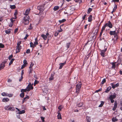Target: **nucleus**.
I'll use <instances>...</instances> for the list:
<instances>
[{"mask_svg":"<svg viewBox=\"0 0 122 122\" xmlns=\"http://www.w3.org/2000/svg\"><path fill=\"white\" fill-rule=\"evenodd\" d=\"M17 14V11H15V13L14 14V15L15 17V18H14V19H16V15Z\"/></svg>","mask_w":122,"mask_h":122,"instance_id":"31","label":"nucleus"},{"mask_svg":"<svg viewBox=\"0 0 122 122\" xmlns=\"http://www.w3.org/2000/svg\"><path fill=\"white\" fill-rule=\"evenodd\" d=\"M26 53L27 54L29 53L30 52V49H28L26 51Z\"/></svg>","mask_w":122,"mask_h":122,"instance_id":"57","label":"nucleus"},{"mask_svg":"<svg viewBox=\"0 0 122 122\" xmlns=\"http://www.w3.org/2000/svg\"><path fill=\"white\" fill-rule=\"evenodd\" d=\"M30 10V8L26 10L25 13H24V14L26 15H28Z\"/></svg>","mask_w":122,"mask_h":122,"instance_id":"9","label":"nucleus"},{"mask_svg":"<svg viewBox=\"0 0 122 122\" xmlns=\"http://www.w3.org/2000/svg\"><path fill=\"white\" fill-rule=\"evenodd\" d=\"M13 56L12 55H11L8 58L9 60H10L12 58Z\"/></svg>","mask_w":122,"mask_h":122,"instance_id":"54","label":"nucleus"},{"mask_svg":"<svg viewBox=\"0 0 122 122\" xmlns=\"http://www.w3.org/2000/svg\"><path fill=\"white\" fill-rule=\"evenodd\" d=\"M41 118L43 122H44V118L43 117H41Z\"/></svg>","mask_w":122,"mask_h":122,"instance_id":"62","label":"nucleus"},{"mask_svg":"<svg viewBox=\"0 0 122 122\" xmlns=\"http://www.w3.org/2000/svg\"><path fill=\"white\" fill-rule=\"evenodd\" d=\"M70 43H68L66 44V46L67 48H69V47L70 46Z\"/></svg>","mask_w":122,"mask_h":122,"instance_id":"42","label":"nucleus"},{"mask_svg":"<svg viewBox=\"0 0 122 122\" xmlns=\"http://www.w3.org/2000/svg\"><path fill=\"white\" fill-rule=\"evenodd\" d=\"M30 47L34 48L35 47H34V44L32 42H30Z\"/></svg>","mask_w":122,"mask_h":122,"instance_id":"32","label":"nucleus"},{"mask_svg":"<svg viewBox=\"0 0 122 122\" xmlns=\"http://www.w3.org/2000/svg\"><path fill=\"white\" fill-rule=\"evenodd\" d=\"M27 91H29V89L28 88H27V87L26 89H21V92H26Z\"/></svg>","mask_w":122,"mask_h":122,"instance_id":"14","label":"nucleus"},{"mask_svg":"<svg viewBox=\"0 0 122 122\" xmlns=\"http://www.w3.org/2000/svg\"><path fill=\"white\" fill-rule=\"evenodd\" d=\"M29 98V97L28 96H27L26 97H24L22 102V103H23L25 102Z\"/></svg>","mask_w":122,"mask_h":122,"instance_id":"12","label":"nucleus"},{"mask_svg":"<svg viewBox=\"0 0 122 122\" xmlns=\"http://www.w3.org/2000/svg\"><path fill=\"white\" fill-rule=\"evenodd\" d=\"M66 61H65L64 63H60L59 65L60 66L59 68V69H61L62 68L63 66L66 64Z\"/></svg>","mask_w":122,"mask_h":122,"instance_id":"7","label":"nucleus"},{"mask_svg":"<svg viewBox=\"0 0 122 122\" xmlns=\"http://www.w3.org/2000/svg\"><path fill=\"white\" fill-rule=\"evenodd\" d=\"M57 113L58 114L57 116V118L58 119H62V117H61V115L60 113V112H59V111H58Z\"/></svg>","mask_w":122,"mask_h":122,"instance_id":"8","label":"nucleus"},{"mask_svg":"<svg viewBox=\"0 0 122 122\" xmlns=\"http://www.w3.org/2000/svg\"><path fill=\"white\" fill-rule=\"evenodd\" d=\"M106 26H105V24L102 27V30L104 31L105 29V27Z\"/></svg>","mask_w":122,"mask_h":122,"instance_id":"56","label":"nucleus"},{"mask_svg":"<svg viewBox=\"0 0 122 122\" xmlns=\"http://www.w3.org/2000/svg\"><path fill=\"white\" fill-rule=\"evenodd\" d=\"M119 0H112V2H119Z\"/></svg>","mask_w":122,"mask_h":122,"instance_id":"58","label":"nucleus"},{"mask_svg":"<svg viewBox=\"0 0 122 122\" xmlns=\"http://www.w3.org/2000/svg\"><path fill=\"white\" fill-rule=\"evenodd\" d=\"M59 33H58V32L57 31H56L55 33V36H57L59 34Z\"/></svg>","mask_w":122,"mask_h":122,"instance_id":"45","label":"nucleus"},{"mask_svg":"<svg viewBox=\"0 0 122 122\" xmlns=\"http://www.w3.org/2000/svg\"><path fill=\"white\" fill-rule=\"evenodd\" d=\"M66 21V20L65 19H63L61 20H59V22L60 23H62L65 22Z\"/></svg>","mask_w":122,"mask_h":122,"instance_id":"46","label":"nucleus"},{"mask_svg":"<svg viewBox=\"0 0 122 122\" xmlns=\"http://www.w3.org/2000/svg\"><path fill=\"white\" fill-rule=\"evenodd\" d=\"M30 70L28 72L29 74L31 73L33 71L32 68H29Z\"/></svg>","mask_w":122,"mask_h":122,"instance_id":"40","label":"nucleus"},{"mask_svg":"<svg viewBox=\"0 0 122 122\" xmlns=\"http://www.w3.org/2000/svg\"><path fill=\"white\" fill-rule=\"evenodd\" d=\"M34 65V64L33 63H31L30 65V66L29 67V68H32V67Z\"/></svg>","mask_w":122,"mask_h":122,"instance_id":"52","label":"nucleus"},{"mask_svg":"<svg viewBox=\"0 0 122 122\" xmlns=\"http://www.w3.org/2000/svg\"><path fill=\"white\" fill-rule=\"evenodd\" d=\"M14 59H11L10 62V63H9V65H11L12 64V63L13 61H14Z\"/></svg>","mask_w":122,"mask_h":122,"instance_id":"30","label":"nucleus"},{"mask_svg":"<svg viewBox=\"0 0 122 122\" xmlns=\"http://www.w3.org/2000/svg\"><path fill=\"white\" fill-rule=\"evenodd\" d=\"M37 38L35 39V41L34 42V47H35L36 45L38 44V43L37 41Z\"/></svg>","mask_w":122,"mask_h":122,"instance_id":"17","label":"nucleus"},{"mask_svg":"<svg viewBox=\"0 0 122 122\" xmlns=\"http://www.w3.org/2000/svg\"><path fill=\"white\" fill-rule=\"evenodd\" d=\"M5 32L7 34H9L10 33V31L9 30H6L5 31Z\"/></svg>","mask_w":122,"mask_h":122,"instance_id":"49","label":"nucleus"},{"mask_svg":"<svg viewBox=\"0 0 122 122\" xmlns=\"http://www.w3.org/2000/svg\"><path fill=\"white\" fill-rule=\"evenodd\" d=\"M41 37L44 40H46L47 38L46 35H45L44 34H42L41 35Z\"/></svg>","mask_w":122,"mask_h":122,"instance_id":"16","label":"nucleus"},{"mask_svg":"<svg viewBox=\"0 0 122 122\" xmlns=\"http://www.w3.org/2000/svg\"><path fill=\"white\" fill-rule=\"evenodd\" d=\"M7 93L3 92L1 93V95L3 96H6L7 95Z\"/></svg>","mask_w":122,"mask_h":122,"instance_id":"34","label":"nucleus"},{"mask_svg":"<svg viewBox=\"0 0 122 122\" xmlns=\"http://www.w3.org/2000/svg\"><path fill=\"white\" fill-rule=\"evenodd\" d=\"M92 15H90L89 17L88 18V21L89 22H91L92 20Z\"/></svg>","mask_w":122,"mask_h":122,"instance_id":"23","label":"nucleus"},{"mask_svg":"<svg viewBox=\"0 0 122 122\" xmlns=\"http://www.w3.org/2000/svg\"><path fill=\"white\" fill-rule=\"evenodd\" d=\"M59 7L58 6H55L54 8V10L55 11H56L59 9Z\"/></svg>","mask_w":122,"mask_h":122,"instance_id":"21","label":"nucleus"},{"mask_svg":"<svg viewBox=\"0 0 122 122\" xmlns=\"http://www.w3.org/2000/svg\"><path fill=\"white\" fill-rule=\"evenodd\" d=\"M73 10H71V9L69 10L68 11V13L70 14L72 13L73 12Z\"/></svg>","mask_w":122,"mask_h":122,"instance_id":"26","label":"nucleus"},{"mask_svg":"<svg viewBox=\"0 0 122 122\" xmlns=\"http://www.w3.org/2000/svg\"><path fill=\"white\" fill-rule=\"evenodd\" d=\"M32 29V27L31 26V24H30V25L29 27L28 28V29L31 30Z\"/></svg>","mask_w":122,"mask_h":122,"instance_id":"63","label":"nucleus"},{"mask_svg":"<svg viewBox=\"0 0 122 122\" xmlns=\"http://www.w3.org/2000/svg\"><path fill=\"white\" fill-rule=\"evenodd\" d=\"M4 45L2 43H0V48H3L4 47Z\"/></svg>","mask_w":122,"mask_h":122,"instance_id":"47","label":"nucleus"},{"mask_svg":"<svg viewBox=\"0 0 122 122\" xmlns=\"http://www.w3.org/2000/svg\"><path fill=\"white\" fill-rule=\"evenodd\" d=\"M86 15L85 14L84 15V16L82 17V18L83 20H84L85 19Z\"/></svg>","mask_w":122,"mask_h":122,"instance_id":"60","label":"nucleus"},{"mask_svg":"<svg viewBox=\"0 0 122 122\" xmlns=\"http://www.w3.org/2000/svg\"><path fill=\"white\" fill-rule=\"evenodd\" d=\"M20 96L21 97H23L24 96V92H22L20 95Z\"/></svg>","mask_w":122,"mask_h":122,"instance_id":"36","label":"nucleus"},{"mask_svg":"<svg viewBox=\"0 0 122 122\" xmlns=\"http://www.w3.org/2000/svg\"><path fill=\"white\" fill-rule=\"evenodd\" d=\"M111 84L112 85V88L113 89H114L116 87H118L119 86V84L118 83H117L115 85H114L113 83Z\"/></svg>","mask_w":122,"mask_h":122,"instance_id":"10","label":"nucleus"},{"mask_svg":"<svg viewBox=\"0 0 122 122\" xmlns=\"http://www.w3.org/2000/svg\"><path fill=\"white\" fill-rule=\"evenodd\" d=\"M26 66V65H25V64H24L22 65L21 67V69H22L24 67H25Z\"/></svg>","mask_w":122,"mask_h":122,"instance_id":"55","label":"nucleus"},{"mask_svg":"<svg viewBox=\"0 0 122 122\" xmlns=\"http://www.w3.org/2000/svg\"><path fill=\"white\" fill-rule=\"evenodd\" d=\"M104 104V103L103 102L101 101V104L100 105H99V107H101L103 106Z\"/></svg>","mask_w":122,"mask_h":122,"instance_id":"33","label":"nucleus"},{"mask_svg":"<svg viewBox=\"0 0 122 122\" xmlns=\"http://www.w3.org/2000/svg\"><path fill=\"white\" fill-rule=\"evenodd\" d=\"M6 96H8L10 97H11L12 96V95L11 94H7V95Z\"/></svg>","mask_w":122,"mask_h":122,"instance_id":"50","label":"nucleus"},{"mask_svg":"<svg viewBox=\"0 0 122 122\" xmlns=\"http://www.w3.org/2000/svg\"><path fill=\"white\" fill-rule=\"evenodd\" d=\"M104 50H102L101 51V54L103 57L104 56L105 54L106 51H107V47L104 46Z\"/></svg>","mask_w":122,"mask_h":122,"instance_id":"3","label":"nucleus"},{"mask_svg":"<svg viewBox=\"0 0 122 122\" xmlns=\"http://www.w3.org/2000/svg\"><path fill=\"white\" fill-rule=\"evenodd\" d=\"M95 32L94 33L95 35H97V33L98 32V30L97 29L95 30Z\"/></svg>","mask_w":122,"mask_h":122,"instance_id":"51","label":"nucleus"},{"mask_svg":"<svg viewBox=\"0 0 122 122\" xmlns=\"http://www.w3.org/2000/svg\"><path fill=\"white\" fill-rule=\"evenodd\" d=\"M15 7V5H11L10 6V8L11 9H14Z\"/></svg>","mask_w":122,"mask_h":122,"instance_id":"43","label":"nucleus"},{"mask_svg":"<svg viewBox=\"0 0 122 122\" xmlns=\"http://www.w3.org/2000/svg\"><path fill=\"white\" fill-rule=\"evenodd\" d=\"M9 106H6L5 107V109L7 110H8Z\"/></svg>","mask_w":122,"mask_h":122,"instance_id":"48","label":"nucleus"},{"mask_svg":"<svg viewBox=\"0 0 122 122\" xmlns=\"http://www.w3.org/2000/svg\"><path fill=\"white\" fill-rule=\"evenodd\" d=\"M9 99L8 98H4L2 99V101L4 102H6L9 101Z\"/></svg>","mask_w":122,"mask_h":122,"instance_id":"15","label":"nucleus"},{"mask_svg":"<svg viewBox=\"0 0 122 122\" xmlns=\"http://www.w3.org/2000/svg\"><path fill=\"white\" fill-rule=\"evenodd\" d=\"M92 10V9L91 8H89L88 10L87 13H89Z\"/></svg>","mask_w":122,"mask_h":122,"instance_id":"41","label":"nucleus"},{"mask_svg":"<svg viewBox=\"0 0 122 122\" xmlns=\"http://www.w3.org/2000/svg\"><path fill=\"white\" fill-rule=\"evenodd\" d=\"M33 85V84H32V85L28 87V88L29 89V91L31 89H33V87L32 86V85Z\"/></svg>","mask_w":122,"mask_h":122,"instance_id":"37","label":"nucleus"},{"mask_svg":"<svg viewBox=\"0 0 122 122\" xmlns=\"http://www.w3.org/2000/svg\"><path fill=\"white\" fill-rule=\"evenodd\" d=\"M117 119L116 117H113L112 119V121L113 122H115L117 121Z\"/></svg>","mask_w":122,"mask_h":122,"instance_id":"27","label":"nucleus"},{"mask_svg":"<svg viewBox=\"0 0 122 122\" xmlns=\"http://www.w3.org/2000/svg\"><path fill=\"white\" fill-rule=\"evenodd\" d=\"M117 102L115 101L114 104V107L112 108V110L113 111H115L117 107Z\"/></svg>","mask_w":122,"mask_h":122,"instance_id":"6","label":"nucleus"},{"mask_svg":"<svg viewBox=\"0 0 122 122\" xmlns=\"http://www.w3.org/2000/svg\"><path fill=\"white\" fill-rule=\"evenodd\" d=\"M38 10H40V12H42L43 10V6H39L37 7Z\"/></svg>","mask_w":122,"mask_h":122,"instance_id":"11","label":"nucleus"},{"mask_svg":"<svg viewBox=\"0 0 122 122\" xmlns=\"http://www.w3.org/2000/svg\"><path fill=\"white\" fill-rule=\"evenodd\" d=\"M24 64H25V65H26L27 64V61L25 59L23 61Z\"/></svg>","mask_w":122,"mask_h":122,"instance_id":"39","label":"nucleus"},{"mask_svg":"<svg viewBox=\"0 0 122 122\" xmlns=\"http://www.w3.org/2000/svg\"><path fill=\"white\" fill-rule=\"evenodd\" d=\"M114 37L113 39L114 40H117L118 39V36L117 34L114 36Z\"/></svg>","mask_w":122,"mask_h":122,"instance_id":"29","label":"nucleus"},{"mask_svg":"<svg viewBox=\"0 0 122 122\" xmlns=\"http://www.w3.org/2000/svg\"><path fill=\"white\" fill-rule=\"evenodd\" d=\"M20 49H19V48H18L17 47L16 49V53H17L19 52L20 51Z\"/></svg>","mask_w":122,"mask_h":122,"instance_id":"38","label":"nucleus"},{"mask_svg":"<svg viewBox=\"0 0 122 122\" xmlns=\"http://www.w3.org/2000/svg\"><path fill=\"white\" fill-rule=\"evenodd\" d=\"M83 104V103L82 102H80L77 105L78 107H81L82 106Z\"/></svg>","mask_w":122,"mask_h":122,"instance_id":"19","label":"nucleus"},{"mask_svg":"<svg viewBox=\"0 0 122 122\" xmlns=\"http://www.w3.org/2000/svg\"><path fill=\"white\" fill-rule=\"evenodd\" d=\"M105 26H108L110 28H112V23L110 22L109 21L108 23L105 24Z\"/></svg>","mask_w":122,"mask_h":122,"instance_id":"5","label":"nucleus"},{"mask_svg":"<svg viewBox=\"0 0 122 122\" xmlns=\"http://www.w3.org/2000/svg\"><path fill=\"white\" fill-rule=\"evenodd\" d=\"M53 76L54 75L52 74L51 75V77L49 78V81L52 80L53 79Z\"/></svg>","mask_w":122,"mask_h":122,"instance_id":"25","label":"nucleus"},{"mask_svg":"<svg viewBox=\"0 0 122 122\" xmlns=\"http://www.w3.org/2000/svg\"><path fill=\"white\" fill-rule=\"evenodd\" d=\"M23 77L21 76L19 80L20 81H21L22 80Z\"/></svg>","mask_w":122,"mask_h":122,"instance_id":"59","label":"nucleus"},{"mask_svg":"<svg viewBox=\"0 0 122 122\" xmlns=\"http://www.w3.org/2000/svg\"><path fill=\"white\" fill-rule=\"evenodd\" d=\"M39 82V81H38L35 80V82L34 83V85L35 86L36 84L38 83Z\"/></svg>","mask_w":122,"mask_h":122,"instance_id":"44","label":"nucleus"},{"mask_svg":"<svg viewBox=\"0 0 122 122\" xmlns=\"http://www.w3.org/2000/svg\"><path fill=\"white\" fill-rule=\"evenodd\" d=\"M81 84L80 82L78 84H77L76 85V92L77 93H78L79 92L80 89L81 87Z\"/></svg>","mask_w":122,"mask_h":122,"instance_id":"2","label":"nucleus"},{"mask_svg":"<svg viewBox=\"0 0 122 122\" xmlns=\"http://www.w3.org/2000/svg\"><path fill=\"white\" fill-rule=\"evenodd\" d=\"M115 5V6H114V8L113 9V10H114V11H115V10H116V9H117V5Z\"/></svg>","mask_w":122,"mask_h":122,"instance_id":"53","label":"nucleus"},{"mask_svg":"<svg viewBox=\"0 0 122 122\" xmlns=\"http://www.w3.org/2000/svg\"><path fill=\"white\" fill-rule=\"evenodd\" d=\"M25 112V111L24 110H22L21 111H20L18 112V113L19 114H21L24 113Z\"/></svg>","mask_w":122,"mask_h":122,"instance_id":"28","label":"nucleus"},{"mask_svg":"<svg viewBox=\"0 0 122 122\" xmlns=\"http://www.w3.org/2000/svg\"><path fill=\"white\" fill-rule=\"evenodd\" d=\"M21 41H19L17 43V46H20L21 44Z\"/></svg>","mask_w":122,"mask_h":122,"instance_id":"64","label":"nucleus"},{"mask_svg":"<svg viewBox=\"0 0 122 122\" xmlns=\"http://www.w3.org/2000/svg\"><path fill=\"white\" fill-rule=\"evenodd\" d=\"M111 89V86H109L107 88V89L105 91V92L106 93H108L109 91Z\"/></svg>","mask_w":122,"mask_h":122,"instance_id":"18","label":"nucleus"},{"mask_svg":"<svg viewBox=\"0 0 122 122\" xmlns=\"http://www.w3.org/2000/svg\"><path fill=\"white\" fill-rule=\"evenodd\" d=\"M111 64L112 65V67L113 68H115V67L116 62L111 63Z\"/></svg>","mask_w":122,"mask_h":122,"instance_id":"22","label":"nucleus"},{"mask_svg":"<svg viewBox=\"0 0 122 122\" xmlns=\"http://www.w3.org/2000/svg\"><path fill=\"white\" fill-rule=\"evenodd\" d=\"M7 62V61H3L2 63L0 65V66L1 67L2 69H3L4 67H5V64Z\"/></svg>","mask_w":122,"mask_h":122,"instance_id":"4","label":"nucleus"},{"mask_svg":"<svg viewBox=\"0 0 122 122\" xmlns=\"http://www.w3.org/2000/svg\"><path fill=\"white\" fill-rule=\"evenodd\" d=\"M110 34L111 35H115L116 34V31H110Z\"/></svg>","mask_w":122,"mask_h":122,"instance_id":"13","label":"nucleus"},{"mask_svg":"<svg viewBox=\"0 0 122 122\" xmlns=\"http://www.w3.org/2000/svg\"><path fill=\"white\" fill-rule=\"evenodd\" d=\"M116 97V95H111L109 97V99H113L115 98Z\"/></svg>","mask_w":122,"mask_h":122,"instance_id":"20","label":"nucleus"},{"mask_svg":"<svg viewBox=\"0 0 122 122\" xmlns=\"http://www.w3.org/2000/svg\"><path fill=\"white\" fill-rule=\"evenodd\" d=\"M28 35L26 34V35L25 36L24 38V39H25V40L27 38V37H28Z\"/></svg>","mask_w":122,"mask_h":122,"instance_id":"61","label":"nucleus"},{"mask_svg":"<svg viewBox=\"0 0 122 122\" xmlns=\"http://www.w3.org/2000/svg\"><path fill=\"white\" fill-rule=\"evenodd\" d=\"M106 82V79L104 78L101 82V84H103L104 83H105Z\"/></svg>","mask_w":122,"mask_h":122,"instance_id":"35","label":"nucleus"},{"mask_svg":"<svg viewBox=\"0 0 122 122\" xmlns=\"http://www.w3.org/2000/svg\"><path fill=\"white\" fill-rule=\"evenodd\" d=\"M63 108V106L62 105L58 107V108L59 110L58 111H59L60 112V111L61 110V109Z\"/></svg>","mask_w":122,"mask_h":122,"instance_id":"24","label":"nucleus"},{"mask_svg":"<svg viewBox=\"0 0 122 122\" xmlns=\"http://www.w3.org/2000/svg\"><path fill=\"white\" fill-rule=\"evenodd\" d=\"M29 17L28 15L24 17L23 22L25 25L29 23Z\"/></svg>","mask_w":122,"mask_h":122,"instance_id":"1","label":"nucleus"}]
</instances>
